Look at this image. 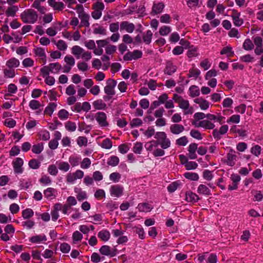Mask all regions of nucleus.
<instances>
[{"label": "nucleus", "instance_id": "1", "mask_svg": "<svg viewBox=\"0 0 263 263\" xmlns=\"http://www.w3.org/2000/svg\"><path fill=\"white\" fill-rule=\"evenodd\" d=\"M173 100L178 103L179 107L183 110L184 115H191L193 113V108L190 106L188 100H184L181 96L177 94H174Z\"/></svg>", "mask_w": 263, "mask_h": 263}, {"label": "nucleus", "instance_id": "2", "mask_svg": "<svg viewBox=\"0 0 263 263\" xmlns=\"http://www.w3.org/2000/svg\"><path fill=\"white\" fill-rule=\"evenodd\" d=\"M71 53L77 59L81 58L85 61H89L92 58L90 52L85 51L83 48L78 45L73 46L72 47Z\"/></svg>", "mask_w": 263, "mask_h": 263}, {"label": "nucleus", "instance_id": "3", "mask_svg": "<svg viewBox=\"0 0 263 263\" xmlns=\"http://www.w3.org/2000/svg\"><path fill=\"white\" fill-rule=\"evenodd\" d=\"M157 144L160 145L162 149H167L171 146V140L167 138L164 132H156L155 135Z\"/></svg>", "mask_w": 263, "mask_h": 263}, {"label": "nucleus", "instance_id": "4", "mask_svg": "<svg viewBox=\"0 0 263 263\" xmlns=\"http://www.w3.org/2000/svg\"><path fill=\"white\" fill-rule=\"evenodd\" d=\"M21 17L25 23L34 24L37 20L38 15L34 10L29 9L22 12Z\"/></svg>", "mask_w": 263, "mask_h": 263}, {"label": "nucleus", "instance_id": "5", "mask_svg": "<svg viewBox=\"0 0 263 263\" xmlns=\"http://www.w3.org/2000/svg\"><path fill=\"white\" fill-rule=\"evenodd\" d=\"M61 65L59 63H50L48 66H45L41 69L43 75H48L49 72L58 73L61 69Z\"/></svg>", "mask_w": 263, "mask_h": 263}, {"label": "nucleus", "instance_id": "6", "mask_svg": "<svg viewBox=\"0 0 263 263\" xmlns=\"http://www.w3.org/2000/svg\"><path fill=\"white\" fill-rule=\"evenodd\" d=\"M105 6L102 2H97L93 5L94 10L91 13L92 17L95 20L99 19L102 16V11L104 10Z\"/></svg>", "mask_w": 263, "mask_h": 263}, {"label": "nucleus", "instance_id": "7", "mask_svg": "<svg viewBox=\"0 0 263 263\" xmlns=\"http://www.w3.org/2000/svg\"><path fill=\"white\" fill-rule=\"evenodd\" d=\"M117 82L115 80L113 79L108 80L106 82V86L104 88L105 93L110 96H114L115 93L114 88Z\"/></svg>", "mask_w": 263, "mask_h": 263}, {"label": "nucleus", "instance_id": "8", "mask_svg": "<svg viewBox=\"0 0 263 263\" xmlns=\"http://www.w3.org/2000/svg\"><path fill=\"white\" fill-rule=\"evenodd\" d=\"M95 118L99 125L101 127H106L109 124L107 121V116L104 112H98L96 114Z\"/></svg>", "mask_w": 263, "mask_h": 263}, {"label": "nucleus", "instance_id": "9", "mask_svg": "<svg viewBox=\"0 0 263 263\" xmlns=\"http://www.w3.org/2000/svg\"><path fill=\"white\" fill-rule=\"evenodd\" d=\"M99 252L103 255L114 257L116 255L117 250L115 248H111L108 246L104 245L100 248Z\"/></svg>", "mask_w": 263, "mask_h": 263}, {"label": "nucleus", "instance_id": "10", "mask_svg": "<svg viewBox=\"0 0 263 263\" xmlns=\"http://www.w3.org/2000/svg\"><path fill=\"white\" fill-rule=\"evenodd\" d=\"M109 191L111 196L119 197L123 194V187L119 185H114L111 186Z\"/></svg>", "mask_w": 263, "mask_h": 263}, {"label": "nucleus", "instance_id": "11", "mask_svg": "<svg viewBox=\"0 0 263 263\" xmlns=\"http://www.w3.org/2000/svg\"><path fill=\"white\" fill-rule=\"evenodd\" d=\"M120 30H125L128 33H132L135 29V26L132 23L128 21H123L120 23Z\"/></svg>", "mask_w": 263, "mask_h": 263}, {"label": "nucleus", "instance_id": "12", "mask_svg": "<svg viewBox=\"0 0 263 263\" xmlns=\"http://www.w3.org/2000/svg\"><path fill=\"white\" fill-rule=\"evenodd\" d=\"M24 162L22 158H17L13 162V166L15 173L21 174L23 173V169L22 165Z\"/></svg>", "mask_w": 263, "mask_h": 263}, {"label": "nucleus", "instance_id": "13", "mask_svg": "<svg viewBox=\"0 0 263 263\" xmlns=\"http://www.w3.org/2000/svg\"><path fill=\"white\" fill-rule=\"evenodd\" d=\"M170 129L173 134L179 135L185 130V128L182 125L176 123L171 125Z\"/></svg>", "mask_w": 263, "mask_h": 263}, {"label": "nucleus", "instance_id": "14", "mask_svg": "<svg viewBox=\"0 0 263 263\" xmlns=\"http://www.w3.org/2000/svg\"><path fill=\"white\" fill-rule=\"evenodd\" d=\"M198 145L195 143L190 144L188 147V156L191 159H195L197 158L196 152L198 148Z\"/></svg>", "mask_w": 263, "mask_h": 263}, {"label": "nucleus", "instance_id": "15", "mask_svg": "<svg viewBox=\"0 0 263 263\" xmlns=\"http://www.w3.org/2000/svg\"><path fill=\"white\" fill-rule=\"evenodd\" d=\"M227 163L230 166H233L235 164L237 156L235 154V152L231 149L227 154Z\"/></svg>", "mask_w": 263, "mask_h": 263}, {"label": "nucleus", "instance_id": "16", "mask_svg": "<svg viewBox=\"0 0 263 263\" xmlns=\"http://www.w3.org/2000/svg\"><path fill=\"white\" fill-rule=\"evenodd\" d=\"M240 13L236 10H233L231 17L233 19L234 24L236 26H240L243 23L242 19L240 18Z\"/></svg>", "mask_w": 263, "mask_h": 263}, {"label": "nucleus", "instance_id": "17", "mask_svg": "<svg viewBox=\"0 0 263 263\" xmlns=\"http://www.w3.org/2000/svg\"><path fill=\"white\" fill-rule=\"evenodd\" d=\"M177 67L175 65H174L171 62H167L166 64L165 68L164 70L165 74L171 76L173 73L176 71Z\"/></svg>", "mask_w": 263, "mask_h": 263}, {"label": "nucleus", "instance_id": "18", "mask_svg": "<svg viewBox=\"0 0 263 263\" xmlns=\"http://www.w3.org/2000/svg\"><path fill=\"white\" fill-rule=\"evenodd\" d=\"M48 3L54 10L61 11L64 8V5L62 2H56L54 0H48Z\"/></svg>", "mask_w": 263, "mask_h": 263}, {"label": "nucleus", "instance_id": "19", "mask_svg": "<svg viewBox=\"0 0 263 263\" xmlns=\"http://www.w3.org/2000/svg\"><path fill=\"white\" fill-rule=\"evenodd\" d=\"M34 53L36 56H38L41 58V60L43 62V64H45L46 63V55L45 50L43 48L41 47L35 48Z\"/></svg>", "mask_w": 263, "mask_h": 263}, {"label": "nucleus", "instance_id": "20", "mask_svg": "<svg viewBox=\"0 0 263 263\" xmlns=\"http://www.w3.org/2000/svg\"><path fill=\"white\" fill-rule=\"evenodd\" d=\"M56 194V190L52 187H48L44 191V194L45 197L50 200L55 198Z\"/></svg>", "mask_w": 263, "mask_h": 263}, {"label": "nucleus", "instance_id": "21", "mask_svg": "<svg viewBox=\"0 0 263 263\" xmlns=\"http://www.w3.org/2000/svg\"><path fill=\"white\" fill-rule=\"evenodd\" d=\"M197 192L199 194H201L204 196H210L211 195V192L210 189L204 184H200L197 189Z\"/></svg>", "mask_w": 263, "mask_h": 263}, {"label": "nucleus", "instance_id": "22", "mask_svg": "<svg viewBox=\"0 0 263 263\" xmlns=\"http://www.w3.org/2000/svg\"><path fill=\"white\" fill-rule=\"evenodd\" d=\"M46 240L47 237L44 234L33 236L29 238V241L34 243L45 242Z\"/></svg>", "mask_w": 263, "mask_h": 263}, {"label": "nucleus", "instance_id": "23", "mask_svg": "<svg viewBox=\"0 0 263 263\" xmlns=\"http://www.w3.org/2000/svg\"><path fill=\"white\" fill-rule=\"evenodd\" d=\"M98 237L103 241H108L110 237V232L106 230H102L98 234Z\"/></svg>", "mask_w": 263, "mask_h": 263}, {"label": "nucleus", "instance_id": "24", "mask_svg": "<svg viewBox=\"0 0 263 263\" xmlns=\"http://www.w3.org/2000/svg\"><path fill=\"white\" fill-rule=\"evenodd\" d=\"M164 8V4L162 2L154 4L152 8V13L155 14L160 13Z\"/></svg>", "mask_w": 263, "mask_h": 263}, {"label": "nucleus", "instance_id": "25", "mask_svg": "<svg viewBox=\"0 0 263 263\" xmlns=\"http://www.w3.org/2000/svg\"><path fill=\"white\" fill-rule=\"evenodd\" d=\"M194 102L199 104L200 108L202 110H206L209 107V103L206 100H204L202 98H199L196 99L194 100Z\"/></svg>", "mask_w": 263, "mask_h": 263}, {"label": "nucleus", "instance_id": "26", "mask_svg": "<svg viewBox=\"0 0 263 263\" xmlns=\"http://www.w3.org/2000/svg\"><path fill=\"white\" fill-rule=\"evenodd\" d=\"M138 209L140 212H148L153 209V206L147 203H141L138 204Z\"/></svg>", "mask_w": 263, "mask_h": 263}, {"label": "nucleus", "instance_id": "27", "mask_svg": "<svg viewBox=\"0 0 263 263\" xmlns=\"http://www.w3.org/2000/svg\"><path fill=\"white\" fill-rule=\"evenodd\" d=\"M6 65L10 68H16L19 66L20 61L17 59L13 58L8 60Z\"/></svg>", "mask_w": 263, "mask_h": 263}, {"label": "nucleus", "instance_id": "28", "mask_svg": "<svg viewBox=\"0 0 263 263\" xmlns=\"http://www.w3.org/2000/svg\"><path fill=\"white\" fill-rule=\"evenodd\" d=\"M153 35V32L150 30H147L145 33H143L142 36L143 42L146 44L149 45L151 42Z\"/></svg>", "mask_w": 263, "mask_h": 263}, {"label": "nucleus", "instance_id": "29", "mask_svg": "<svg viewBox=\"0 0 263 263\" xmlns=\"http://www.w3.org/2000/svg\"><path fill=\"white\" fill-rule=\"evenodd\" d=\"M199 199V197L195 193L191 192H188L186 193V200L189 202H197Z\"/></svg>", "mask_w": 263, "mask_h": 263}, {"label": "nucleus", "instance_id": "30", "mask_svg": "<svg viewBox=\"0 0 263 263\" xmlns=\"http://www.w3.org/2000/svg\"><path fill=\"white\" fill-rule=\"evenodd\" d=\"M18 10V8L16 6H12L8 8L6 11V14L7 16L14 17L16 12Z\"/></svg>", "mask_w": 263, "mask_h": 263}, {"label": "nucleus", "instance_id": "31", "mask_svg": "<svg viewBox=\"0 0 263 263\" xmlns=\"http://www.w3.org/2000/svg\"><path fill=\"white\" fill-rule=\"evenodd\" d=\"M93 107L96 109L101 110L105 109L106 107V105L102 100H97L92 103Z\"/></svg>", "mask_w": 263, "mask_h": 263}, {"label": "nucleus", "instance_id": "32", "mask_svg": "<svg viewBox=\"0 0 263 263\" xmlns=\"http://www.w3.org/2000/svg\"><path fill=\"white\" fill-rule=\"evenodd\" d=\"M74 191L77 193V198L79 201H82L87 198V194L85 191H82L80 189L78 188H75Z\"/></svg>", "mask_w": 263, "mask_h": 263}, {"label": "nucleus", "instance_id": "33", "mask_svg": "<svg viewBox=\"0 0 263 263\" xmlns=\"http://www.w3.org/2000/svg\"><path fill=\"white\" fill-rule=\"evenodd\" d=\"M81 20V26H85L86 27H88L90 25V23L89 22V20L90 19V16L88 14H86L83 16H82V17H80Z\"/></svg>", "mask_w": 263, "mask_h": 263}, {"label": "nucleus", "instance_id": "34", "mask_svg": "<svg viewBox=\"0 0 263 263\" xmlns=\"http://www.w3.org/2000/svg\"><path fill=\"white\" fill-rule=\"evenodd\" d=\"M58 165V168L60 170L64 172H67L70 168V165L68 162H56Z\"/></svg>", "mask_w": 263, "mask_h": 263}, {"label": "nucleus", "instance_id": "35", "mask_svg": "<svg viewBox=\"0 0 263 263\" xmlns=\"http://www.w3.org/2000/svg\"><path fill=\"white\" fill-rule=\"evenodd\" d=\"M52 42L56 45L58 48L60 50H65L67 48L66 43L63 40H61L56 42L54 40H53Z\"/></svg>", "mask_w": 263, "mask_h": 263}, {"label": "nucleus", "instance_id": "36", "mask_svg": "<svg viewBox=\"0 0 263 263\" xmlns=\"http://www.w3.org/2000/svg\"><path fill=\"white\" fill-rule=\"evenodd\" d=\"M200 125L201 127H203L207 129H212L215 127L214 124L208 120H202Z\"/></svg>", "mask_w": 263, "mask_h": 263}, {"label": "nucleus", "instance_id": "37", "mask_svg": "<svg viewBox=\"0 0 263 263\" xmlns=\"http://www.w3.org/2000/svg\"><path fill=\"white\" fill-rule=\"evenodd\" d=\"M254 45L250 39H247L243 42V48L246 50H251L254 48Z\"/></svg>", "mask_w": 263, "mask_h": 263}, {"label": "nucleus", "instance_id": "38", "mask_svg": "<svg viewBox=\"0 0 263 263\" xmlns=\"http://www.w3.org/2000/svg\"><path fill=\"white\" fill-rule=\"evenodd\" d=\"M39 136L41 140L44 141H47L50 138V133L46 130L40 131L39 133Z\"/></svg>", "mask_w": 263, "mask_h": 263}, {"label": "nucleus", "instance_id": "39", "mask_svg": "<svg viewBox=\"0 0 263 263\" xmlns=\"http://www.w3.org/2000/svg\"><path fill=\"white\" fill-rule=\"evenodd\" d=\"M190 96L192 97H197L200 94V91L197 86L193 85L189 88Z\"/></svg>", "mask_w": 263, "mask_h": 263}, {"label": "nucleus", "instance_id": "40", "mask_svg": "<svg viewBox=\"0 0 263 263\" xmlns=\"http://www.w3.org/2000/svg\"><path fill=\"white\" fill-rule=\"evenodd\" d=\"M34 215L33 210L31 209H26L22 211V217L24 219H29Z\"/></svg>", "mask_w": 263, "mask_h": 263}, {"label": "nucleus", "instance_id": "41", "mask_svg": "<svg viewBox=\"0 0 263 263\" xmlns=\"http://www.w3.org/2000/svg\"><path fill=\"white\" fill-rule=\"evenodd\" d=\"M158 144L156 140H152L145 143V147L147 151H152L154 147L158 146Z\"/></svg>", "mask_w": 263, "mask_h": 263}, {"label": "nucleus", "instance_id": "42", "mask_svg": "<svg viewBox=\"0 0 263 263\" xmlns=\"http://www.w3.org/2000/svg\"><path fill=\"white\" fill-rule=\"evenodd\" d=\"M184 176L191 180L197 181L199 179V176L197 173L186 172L184 174Z\"/></svg>", "mask_w": 263, "mask_h": 263}, {"label": "nucleus", "instance_id": "43", "mask_svg": "<svg viewBox=\"0 0 263 263\" xmlns=\"http://www.w3.org/2000/svg\"><path fill=\"white\" fill-rule=\"evenodd\" d=\"M64 62L67 66L73 67L75 64V60L71 55H66L64 58Z\"/></svg>", "mask_w": 263, "mask_h": 263}, {"label": "nucleus", "instance_id": "44", "mask_svg": "<svg viewBox=\"0 0 263 263\" xmlns=\"http://www.w3.org/2000/svg\"><path fill=\"white\" fill-rule=\"evenodd\" d=\"M65 128L69 132H74L76 130L77 125L74 122L68 121L65 124Z\"/></svg>", "mask_w": 263, "mask_h": 263}, {"label": "nucleus", "instance_id": "45", "mask_svg": "<svg viewBox=\"0 0 263 263\" xmlns=\"http://www.w3.org/2000/svg\"><path fill=\"white\" fill-rule=\"evenodd\" d=\"M43 148V144L42 143H39L32 146V151L34 154H39L42 152Z\"/></svg>", "mask_w": 263, "mask_h": 263}, {"label": "nucleus", "instance_id": "46", "mask_svg": "<svg viewBox=\"0 0 263 263\" xmlns=\"http://www.w3.org/2000/svg\"><path fill=\"white\" fill-rule=\"evenodd\" d=\"M119 163V159L118 157L115 156H112L110 157L108 159L107 164L109 165H111L112 166H115L117 165Z\"/></svg>", "mask_w": 263, "mask_h": 263}, {"label": "nucleus", "instance_id": "47", "mask_svg": "<svg viewBox=\"0 0 263 263\" xmlns=\"http://www.w3.org/2000/svg\"><path fill=\"white\" fill-rule=\"evenodd\" d=\"M73 243H76L77 241H81L83 238L82 234L78 231H75L72 234Z\"/></svg>", "mask_w": 263, "mask_h": 263}, {"label": "nucleus", "instance_id": "48", "mask_svg": "<svg viewBox=\"0 0 263 263\" xmlns=\"http://www.w3.org/2000/svg\"><path fill=\"white\" fill-rule=\"evenodd\" d=\"M57 107V105L54 103H50L46 108L44 111V112L46 114H48L49 115H51L54 111V109H55Z\"/></svg>", "mask_w": 263, "mask_h": 263}, {"label": "nucleus", "instance_id": "49", "mask_svg": "<svg viewBox=\"0 0 263 263\" xmlns=\"http://www.w3.org/2000/svg\"><path fill=\"white\" fill-rule=\"evenodd\" d=\"M188 143V140L186 136H182L176 141V144L179 146H185Z\"/></svg>", "mask_w": 263, "mask_h": 263}, {"label": "nucleus", "instance_id": "50", "mask_svg": "<svg viewBox=\"0 0 263 263\" xmlns=\"http://www.w3.org/2000/svg\"><path fill=\"white\" fill-rule=\"evenodd\" d=\"M69 112L65 109H61L58 112L59 118L62 120H65L68 119Z\"/></svg>", "mask_w": 263, "mask_h": 263}, {"label": "nucleus", "instance_id": "51", "mask_svg": "<svg viewBox=\"0 0 263 263\" xmlns=\"http://www.w3.org/2000/svg\"><path fill=\"white\" fill-rule=\"evenodd\" d=\"M74 9L77 11L79 18L87 14L84 11L83 6L81 4L77 5Z\"/></svg>", "mask_w": 263, "mask_h": 263}, {"label": "nucleus", "instance_id": "52", "mask_svg": "<svg viewBox=\"0 0 263 263\" xmlns=\"http://www.w3.org/2000/svg\"><path fill=\"white\" fill-rule=\"evenodd\" d=\"M187 55L189 58L197 57L198 55L197 48L195 47H191L187 51Z\"/></svg>", "mask_w": 263, "mask_h": 263}, {"label": "nucleus", "instance_id": "53", "mask_svg": "<svg viewBox=\"0 0 263 263\" xmlns=\"http://www.w3.org/2000/svg\"><path fill=\"white\" fill-rule=\"evenodd\" d=\"M221 54H227L228 57H231L234 54V52L232 50L231 47H226L223 48L220 51Z\"/></svg>", "mask_w": 263, "mask_h": 263}, {"label": "nucleus", "instance_id": "54", "mask_svg": "<svg viewBox=\"0 0 263 263\" xmlns=\"http://www.w3.org/2000/svg\"><path fill=\"white\" fill-rule=\"evenodd\" d=\"M143 149V145L141 142H136L133 147V152L136 154H140Z\"/></svg>", "mask_w": 263, "mask_h": 263}, {"label": "nucleus", "instance_id": "55", "mask_svg": "<svg viewBox=\"0 0 263 263\" xmlns=\"http://www.w3.org/2000/svg\"><path fill=\"white\" fill-rule=\"evenodd\" d=\"M48 172L51 175L56 176L58 173V170L57 166L54 164L50 165L48 167Z\"/></svg>", "mask_w": 263, "mask_h": 263}, {"label": "nucleus", "instance_id": "56", "mask_svg": "<svg viewBox=\"0 0 263 263\" xmlns=\"http://www.w3.org/2000/svg\"><path fill=\"white\" fill-rule=\"evenodd\" d=\"M43 76L45 78V82L47 85L50 86L54 85L55 79L53 77L50 76L49 74Z\"/></svg>", "mask_w": 263, "mask_h": 263}, {"label": "nucleus", "instance_id": "57", "mask_svg": "<svg viewBox=\"0 0 263 263\" xmlns=\"http://www.w3.org/2000/svg\"><path fill=\"white\" fill-rule=\"evenodd\" d=\"M28 165L32 169H37L40 167V163L36 159H32L29 162Z\"/></svg>", "mask_w": 263, "mask_h": 263}, {"label": "nucleus", "instance_id": "58", "mask_svg": "<svg viewBox=\"0 0 263 263\" xmlns=\"http://www.w3.org/2000/svg\"><path fill=\"white\" fill-rule=\"evenodd\" d=\"M112 142L109 139H105L104 140L101 144V146L105 149H110L112 147Z\"/></svg>", "mask_w": 263, "mask_h": 263}, {"label": "nucleus", "instance_id": "59", "mask_svg": "<svg viewBox=\"0 0 263 263\" xmlns=\"http://www.w3.org/2000/svg\"><path fill=\"white\" fill-rule=\"evenodd\" d=\"M121 178V175L117 172H114L110 174L109 179L114 182H118Z\"/></svg>", "mask_w": 263, "mask_h": 263}, {"label": "nucleus", "instance_id": "60", "mask_svg": "<svg viewBox=\"0 0 263 263\" xmlns=\"http://www.w3.org/2000/svg\"><path fill=\"white\" fill-rule=\"evenodd\" d=\"M190 135L198 140H201L202 138L201 133L198 130L192 129L190 132Z\"/></svg>", "mask_w": 263, "mask_h": 263}, {"label": "nucleus", "instance_id": "61", "mask_svg": "<svg viewBox=\"0 0 263 263\" xmlns=\"http://www.w3.org/2000/svg\"><path fill=\"white\" fill-rule=\"evenodd\" d=\"M70 246L67 243H62L60 245V249L63 253H67L70 250Z\"/></svg>", "mask_w": 263, "mask_h": 263}, {"label": "nucleus", "instance_id": "62", "mask_svg": "<svg viewBox=\"0 0 263 263\" xmlns=\"http://www.w3.org/2000/svg\"><path fill=\"white\" fill-rule=\"evenodd\" d=\"M171 31V29L168 26H164L161 27L159 29V33L161 35H166Z\"/></svg>", "mask_w": 263, "mask_h": 263}, {"label": "nucleus", "instance_id": "63", "mask_svg": "<svg viewBox=\"0 0 263 263\" xmlns=\"http://www.w3.org/2000/svg\"><path fill=\"white\" fill-rule=\"evenodd\" d=\"M91 164V161L90 159L88 158H84L81 163V167L83 169H86L89 167Z\"/></svg>", "mask_w": 263, "mask_h": 263}, {"label": "nucleus", "instance_id": "64", "mask_svg": "<svg viewBox=\"0 0 263 263\" xmlns=\"http://www.w3.org/2000/svg\"><path fill=\"white\" fill-rule=\"evenodd\" d=\"M78 69L82 71H86L88 69V65L85 62H80L77 64Z\"/></svg>", "mask_w": 263, "mask_h": 263}]
</instances>
